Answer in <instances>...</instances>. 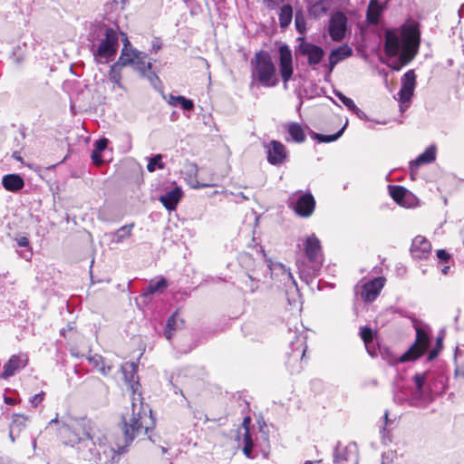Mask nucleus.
<instances>
[{
	"label": "nucleus",
	"mask_w": 464,
	"mask_h": 464,
	"mask_svg": "<svg viewBox=\"0 0 464 464\" xmlns=\"http://www.w3.org/2000/svg\"><path fill=\"white\" fill-rule=\"evenodd\" d=\"M239 445L242 446L243 454L250 459H254L257 456V445L254 443L249 429H246L241 439L238 440Z\"/></svg>",
	"instance_id": "a878e982"
},
{
	"label": "nucleus",
	"mask_w": 464,
	"mask_h": 464,
	"mask_svg": "<svg viewBox=\"0 0 464 464\" xmlns=\"http://www.w3.org/2000/svg\"><path fill=\"white\" fill-rule=\"evenodd\" d=\"M360 335H361V338L362 339V341H363V343L365 344V347H366L369 354L373 356L374 355V352L372 351V346H373V342H372L373 334H372V330L370 327H368V326L362 327L361 330H360Z\"/></svg>",
	"instance_id": "4c0bfd02"
},
{
	"label": "nucleus",
	"mask_w": 464,
	"mask_h": 464,
	"mask_svg": "<svg viewBox=\"0 0 464 464\" xmlns=\"http://www.w3.org/2000/svg\"><path fill=\"white\" fill-rule=\"evenodd\" d=\"M449 270H450V266H445L443 268H441V272L444 275H447Z\"/></svg>",
	"instance_id": "680f3d73"
},
{
	"label": "nucleus",
	"mask_w": 464,
	"mask_h": 464,
	"mask_svg": "<svg viewBox=\"0 0 464 464\" xmlns=\"http://www.w3.org/2000/svg\"><path fill=\"white\" fill-rule=\"evenodd\" d=\"M437 349L440 350L442 348V338L439 337L436 342V347Z\"/></svg>",
	"instance_id": "bf43d9fd"
},
{
	"label": "nucleus",
	"mask_w": 464,
	"mask_h": 464,
	"mask_svg": "<svg viewBox=\"0 0 464 464\" xmlns=\"http://www.w3.org/2000/svg\"><path fill=\"white\" fill-rule=\"evenodd\" d=\"M167 102L172 107H180L184 111H193L194 102L192 100L188 99L181 95L169 94Z\"/></svg>",
	"instance_id": "f704fd0d"
},
{
	"label": "nucleus",
	"mask_w": 464,
	"mask_h": 464,
	"mask_svg": "<svg viewBox=\"0 0 464 464\" xmlns=\"http://www.w3.org/2000/svg\"><path fill=\"white\" fill-rule=\"evenodd\" d=\"M263 147L266 150L269 164L281 166L287 160L288 150L281 141L273 140L268 142H264Z\"/></svg>",
	"instance_id": "ddd939ff"
},
{
	"label": "nucleus",
	"mask_w": 464,
	"mask_h": 464,
	"mask_svg": "<svg viewBox=\"0 0 464 464\" xmlns=\"http://www.w3.org/2000/svg\"><path fill=\"white\" fill-rule=\"evenodd\" d=\"M356 457V444L350 443L348 445H342L340 442L334 448V463L341 464L353 460Z\"/></svg>",
	"instance_id": "5701e85b"
},
{
	"label": "nucleus",
	"mask_w": 464,
	"mask_h": 464,
	"mask_svg": "<svg viewBox=\"0 0 464 464\" xmlns=\"http://www.w3.org/2000/svg\"><path fill=\"white\" fill-rule=\"evenodd\" d=\"M137 367L134 362H125L121 368L124 381L132 392L131 412L128 411L122 416L123 434H125L127 442L132 441L140 434H148L150 429L149 425H154L151 411H149L150 415H148L147 409L141 401V394L138 392L140 383Z\"/></svg>",
	"instance_id": "f257e3e1"
},
{
	"label": "nucleus",
	"mask_w": 464,
	"mask_h": 464,
	"mask_svg": "<svg viewBox=\"0 0 464 464\" xmlns=\"http://www.w3.org/2000/svg\"><path fill=\"white\" fill-rule=\"evenodd\" d=\"M394 401L399 404H404L407 402L410 405L411 397H405L404 393L401 391H400L394 393Z\"/></svg>",
	"instance_id": "49530a36"
},
{
	"label": "nucleus",
	"mask_w": 464,
	"mask_h": 464,
	"mask_svg": "<svg viewBox=\"0 0 464 464\" xmlns=\"http://www.w3.org/2000/svg\"><path fill=\"white\" fill-rule=\"evenodd\" d=\"M5 402H6V403H8V404H12V403H13V401H12V400H10V399H8V398H6V397L5 398Z\"/></svg>",
	"instance_id": "69168bd1"
},
{
	"label": "nucleus",
	"mask_w": 464,
	"mask_h": 464,
	"mask_svg": "<svg viewBox=\"0 0 464 464\" xmlns=\"http://www.w3.org/2000/svg\"><path fill=\"white\" fill-rule=\"evenodd\" d=\"M347 24V17L343 12L337 11L332 14L328 24V34L334 42H341L344 39Z\"/></svg>",
	"instance_id": "4468645a"
},
{
	"label": "nucleus",
	"mask_w": 464,
	"mask_h": 464,
	"mask_svg": "<svg viewBox=\"0 0 464 464\" xmlns=\"http://www.w3.org/2000/svg\"><path fill=\"white\" fill-rule=\"evenodd\" d=\"M344 128H345V125L340 130H338L336 133L332 134V135H324V134H320V133H316V132H312L311 137L314 140H316L318 142H324V143L333 142V141H335L336 140H338L342 136Z\"/></svg>",
	"instance_id": "a19ab883"
},
{
	"label": "nucleus",
	"mask_w": 464,
	"mask_h": 464,
	"mask_svg": "<svg viewBox=\"0 0 464 464\" xmlns=\"http://www.w3.org/2000/svg\"><path fill=\"white\" fill-rule=\"evenodd\" d=\"M299 51L301 54L307 57L308 63L311 66L318 64L324 54L322 47L307 42L299 45Z\"/></svg>",
	"instance_id": "4be33fe9"
},
{
	"label": "nucleus",
	"mask_w": 464,
	"mask_h": 464,
	"mask_svg": "<svg viewBox=\"0 0 464 464\" xmlns=\"http://www.w3.org/2000/svg\"><path fill=\"white\" fill-rule=\"evenodd\" d=\"M293 19V8L290 5H284L279 12L280 27L285 29L291 24Z\"/></svg>",
	"instance_id": "e433bc0d"
},
{
	"label": "nucleus",
	"mask_w": 464,
	"mask_h": 464,
	"mask_svg": "<svg viewBox=\"0 0 464 464\" xmlns=\"http://www.w3.org/2000/svg\"><path fill=\"white\" fill-rule=\"evenodd\" d=\"M251 65V85H254L256 81L264 87H275L278 84L276 66L268 53L264 51L256 53Z\"/></svg>",
	"instance_id": "0eeeda50"
},
{
	"label": "nucleus",
	"mask_w": 464,
	"mask_h": 464,
	"mask_svg": "<svg viewBox=\"0 0 464 464\" xmlns=\"http://www.w3.org/2000/svg\"><path fill=\"white\" fill-rule=\"evenodd\" d=\"M436 158V148L435 146L428 147L417 159L410 162V169L411 176L417 170V169L422 164L431 163Z\"/></svg>",
	"instance_id": "bb28decb"
},
{
	"label": "nucleus",
	"mask_w": 464,
	"mask_h": 464,
	"mask_svg": "<svg viewBox=\"0 0 464 464\" xmlns=\"http://www.w3.org/2000/svg\"><path fill=\"white\" fill-rule=\"evenodd\" d=\"M14 157L17 160H21V158L19 155H17V152H14Z\"/></svg>",
	"instance_id": "338daca9"
},
{
	"label": "nucleus",
	"mask_w": 464,
	"mask_h": 464,
	"mask_svg": "<svg viewBox=\"0 0 464 464\" xmlns=\"http://www.w3.org/2000/svg\"><path fill=\"white\" fill-rule=\"evenodd\" d=\"M412 382L414 389L411 394V406H426L432 400V394L440 393L444 390L443 377L432 372H417Z\"/></svg>",
	"instance_id": "20e7f679"
},
{
	"label": "nucleus",
	"mask_w": 464,
	"mask_h": 464,
	"mask_svg": "<svg viewBox=\"0 0 464 464\" xmlns=\"http://www.w3.org/2000/svg\"><path fill=\"white\" fill-rule=\"evenodd\" d=\"M290 206L299 217L309 218L314 211L315 200L311 193L298 194L296 198H291Z\"/></svg>",
	"instance_id": "2eb2a0df"
},
{
	"label": "nucleus",
	"mask_w": 464,
	"mask_h": 464,
	"mask_svg": "<svg viewBox=\"0 0 464 464\" xmlns=\"http://www.w3.org/2000/svg\"><path fill=\"white\" fill-rule=\"evenodd\" d=\"M360 118H364L365 117V113L362 111V112H359V113H356Z\"/></svg>",
	"instance_id": "0e129e2a"
},
{
	"label": "nucleus",
	"mask_w": 464,
	"mask_h": 464,
	"mask_svg": "<svg viewBox=\"0 0 464 464\" xmlns=\"http://www.w3.org/2000/svg\"><path fill=\"white\" fill-rule=\"evenodd\" d=\"M107 144H108V140L107 139L103 138V139L98 140L95 142V150H94V151H98V152L103 151L106 149Z\"/></svg>",
	"instance_id": "de8ad7c7"
},
{
	"label": "nucleus",
	"mask_w": 464,
	"mask_h": 464,
	"mask_svg": "<svg viewBox=\"0 0 464 464\" xmlns=\"http://www.w3.org/2000/svg\"><path fill=\"white\" fill-rule=\"evenodd\" d=\"M285 130L289 134L291 140L295 143H303L305 140V132L304 127L298 122H288L285 124Z\"/></svg>",
	"instance_id": "2f4dec72"
},
{
	"label": "nucleus",
	"mask_w": 464,
	"mask_h": 464,
	"mask_svg": "<svg viewBox=\"0 0 464 464\" xmlns=\"http://www.w3.org/2000/svg\"><path fill=\"white\" fill-rule=\"evenodd\" d=\"M56 423H58L57 418L51 420L48 423V428L52 427L53 424Z\"/></svg>",
	"instance_id": "052dcab7"
},
{
	"label": "nucleus",
	"mask_w": 464,
	"mask_h": 464,
	"mask_svg": "<svg viewBox=\"0 0 464 464\" xmlns=\"http://www.w3.org/2000/svg\"><path fill=\"white\" fill-rule=\"evenodd\" d=\"M16 242L19 246H29V239L26 237H17Z\"/></svg>",
	"instance_id": "603ef678"
},
{
	"label": "nucleus",
	"mask_w": 464,
	"mask_h": 464,
	"mask_svg": "<svg viewBox=\"0 0 464 464\" xmlns=\"http://www.w3.org/2000/svg\"><path fill=\"white\" fill-rule=\"evenodd\" d=\"M45 393L41 392L36 393L33 398H31V406L36 407L44 398Z\"/></svg>",
	"instance_id": "09e8293b"
},
{
	"label": "nucleus",
	"mask_w": 464,
	"mask_h": 464,
	"mask_svg": "<svg viewBox=\"0 0 464 464\" xmlns=\"http://www.w3.org/2000/svg\"><path fill=\"white\" fill-rule=\"evenodd\" d=\"M118 64L121 66H131L140 76L149 80L154 87L160 82V78L151 70V63L145 53L131 48L130 41L125 36L124 46L118 59Z\"/></svg>",
	"instance_id": "423d86ee"
},
{
	"label": "nucleus",
	"mask_w": 464,
	"mask_h": 464,
	"mask_svg": "<svg viewBox=\"0 0 464 464\" xmlns=\"http://www.w3.org/2000/svg\"><path fill=\"white\" fill-rule=\"evenodd\" d=\"M337 96L339 98V100L350 110L352 111L354 113H359V112H362V111L356 106V104L354 103V102L351 99V98H348L346 97L345 95H343V93L341 92H338L337 93Z\"/></svg>",
	"instance_id": "a18cd8bd"
},
{
	"label": "nucleus",
	"mask_w": 464,
	"mask_h": 464,
	"mask_svg": "<svg viewBox=\"0 0 464 464\" xmlns=\"http://www.w3.org/2000/svg\"><path fill=\"white\" fill-rule=\"evenodd\" d=\"M279 71L284 82V86L286 89L287 82L292 78L294 72L292 52L287 45L279 47Z\"/></svg>",
	"instance_id": "dca6fc26"
},
{
	"label": "nucleus",
	"mask_w": 464,
	"mask_h": 464,
	"mask_svg": "<svg viewBox=\"0 0 464 464\" xmlns=\"http://www.w3.org/2000/svg\"><path fill=\"white\" fill-rule=\"evenodd\" d=\"M214 186L213 184H208V183H197V185H194L193 188H208V187H212Z\"/></svg>",
	"instance_id": "4d7b16f0"
},
{
	"label": "nucleus",
	"mask_w": 464,
	"mask_h": 464,
	"mask_svg": "<svg viewBox=\"0 0 464 464\" xmlns=\"http://www.w3.org/2000/svg\"><path fill=\"white\" fill-rule=\"evenodd\" d=\"M184 320L179 316L178 312H175L167 321L164 336L167 340H170L174 332L183 328Z\"/></svg>",
	"instance_id": "c756f323"
},
{
	"label": "nucleus",
	"mask_w": 464,
	"mask_h": 464,
	"mask_svg": "<svg viewBox=\"0 0 464 464\" xmlns=\"http://www.w3.org/2000/svg\"><path fill=\"white\" fill-rule=\"evenodd\" d=\"M328 4L326 0H319L309 6V14L314 17H320L326 13Z\"/></svg>",
	"instance_id": "58836bf2"
},
{
	"label": "nucleus",
	"mask_w": 464,
	"mask_h": 464,
	"mask_svg": "<svg viewBox=\"0 0 464 464\" xmlns=\"http://www.w3.org/2000/svg\"><path fill=\"white\" fill-rule=\"evenodd\" d=\"M28 362L27 354L21 353L18 355H13L8 360V362L4 365V371L2 372V377L4 379H7L14 373L19 371L20 369L24 368Z\"/></svg>",
	"instance_id": "b1692460"
},
{
	"label": "nucleus",
	"mask_w": 464,
	"mask_h": 464,
	"mask_svg": "<svg viewBox=\"0 0 464 464\" xmlns=\"http://www.w3.org/2000/svg\"><path fill=\"white\" fill-rule=\"evenodd\" d=\"M92 160L93 163L98 166L102 164V162H103L102 156H101V152L94 151V150L92 153Z\"/></svg>",
	"instance_id": "3c124183"
},
{
	"label": "nucleus",
	"mask_w": 464,
	"mask_h": 464,
	"mask_svg": "<svg viewBox=\"0 0 464 464\" xmlns=\"http://www.w3.org/2000/svg\"><path fill=\"white\" fill-rule=\"evenodd\" d=\"M416 82V75L413 70H409L401 78V87L398 92L401 111L404 110V104L409 102L413 95Z\"/></svg>",
	"instance_id": "f3484780"
},
{
	"label": "nucleus",
	"mask_w": 464,
	"mask_h": 464,
	"mask_svg": "<svg viewBox=\"0 0 464 464\" xmlns=\"http://www.w3.org/2000/svg\"><path fill=\"white\" fill-rule=\"evenodd\" d=\"M304 250L305 256L310 263L309 268L303 267L299 262L297 263L300 276L302 279L308 282L309 279L314 277L323 266V254L320 240L314 234L306 237Z\"/></svg>",
	"instance_id": "6e6552de"
},
{
	"label": "nucleus",
	"mask_w": 464,
	"mask_h": 464,
	"mask_svg": "<svg viewBox=\"0 0 464 464\" xmlns=\"http://www.w3.org/2000/svg\"><path fill=\"white\" fill-rule=\"evenodd\" d=\"M436 255L440 261L447 262L450 258V255L444 249L438 250Z\"/></svg>",
	"instance_id": "8fccbe9b"
},
{
	"label": "nucleus",
	"mask_w": 464,
	"mask_h": 464,
	"mask_svg": "<svg viewBox=\"0 0 464 464\" xmlns=\"http://www.w3.org/2000/svg\"><path fill=\"white\" fill-rule=\"evenodd\" d=\"M93 428V422L90 419H71L59 428V433L64 444L78 447Z\"/></svg>",
	"instance_id": "1a4fd4ad"
},
{
	"label": "nucleus",
	"mask_w": 464,
	"mask_h": 464,
	"mask_svg": "<svg viewBox=\"0 0 464 464\" xmlns=\"http://www.w3.org/2000/svg\"><path fill=\"white\" fill-rule=\"evenodd\" d=\"M266 279L262 276L261 265L257 264L246 273L243 283L249 289L250 293H255Z\"/></svg>",
	"instance_id": "412c9836"
},
{
	"label": "nucleus",
	"mask_w": 464,
	"mask_h": 464,
	"mask_svg": "<svg viewBox=\"0 0 464 464\" xmlns=\"http://www.w3.org/2000/svg\"><path fill=\"white\" fill-rule=\"evenodd\" d=\"M87 360L93 368L104 376H107L113 368L111 362H106L102 355L97 353L90 354L87 356Z\"/></svg>",
	"instance_id": "c85d7f7f"
},
{
	"label": "nucleus",
	"mask_w": 464,
	"mask_h": 464,
	"mask_svg": "<svg viewBox=\"0 0 464 464\" xmlns=\"http://www.w3.org/2000/svg\"><path fill=\"white\" fill-rule=\"evenodd\" d=\"M388 190L390 196L396 203L405 208L411 207L415 198L412 193L406 189L404 187L389 185Z\"/></svg>",
	"instance_id": "6ab92c4d"
},
{
	"label": "nucleus",
	"mask_w": 464,
	"mask_h": 464,
	"mask_svg": "<svg viewBox=\"0 0 464 464\" xmlns=\"http://www.w3.org/2000/svg\"><path fill=\"white\" fill-rule=\"evenodd\" d=\"M384 285L385 278L382 276H378L366 282L362 288V299L367 303L373 302L380 295Z\"/></svg>",
	"instance_id": "a211bd4d"
},
{
	"label": "nucleus",
	"mask_w": 464,
	"mask_h": 464,
	"mask_svg": "<svg viewBox=\"0 0 464 464\" xmlns=\"http://www.w3.org/2000/svg\"><path fill=\"white\" fill-rule=\"evenodd\" d=\"M27 418L24 415L14 414L13 420L10 424L9 436L11 440L14 442L19 433L26 428Z\"/></svg>",
	"instance_id": "7c9ffc66"
},
{
	"label": "nucleus",
	"mask_w": 464,
	"mask_h": 464,
	"mask_svg": "<svg viewBox=\"0 0 464 464\" xmlns=\"http://www.w3.org/2000/svg\"><path fill=\"white\" fill-rule=\"evenodd\" d=\"M289 348L291 351L287 353L285 364L292 373L299 372L303 368V359L307 349L306 335L303 333H295Z\"/></svg>",
	"instance_id": "9d476101"
},
{
	"label": "nucleus",
	"mask_w": 464,
	"mask_h": 464,
	"mask_svg": "<svg viewBox=\"0 0 464 464\" xmlns=\"http://www.w3.org/2000/svg\"><path fill=\"white\" fill-rule=\"evenodd\" d=\"M440 351V350H439L437 348H434L431 351H430L429 355H428V360L432 361L433 359H435L438 356Z\"/></svg>",
	"instance_id": "5fc2aeb1"
},
{
	"label": "nucleus",
	"mask_w": 464,
	"mask_h": 464,
	"mask_svg": "<svg viewBox=\"0 0 464 464\" xmlns=\"http://www.w3.org/2000/svg\"><path fill=\"white\" fill-rule=\"evenodd\" d=\"M2 185L6 190L15 192L24 187V182L18 174H7L3 177Z\"/></svg>",
	"instance_id": "72a5a7b5"
},
{
	"label": "nucleus",
	"mask_w": 464,
	"mask_h": 464,
	"mask_svg": "<svg viewBox=\"0 0 464 464\" xmlns=\"http://www.w3.org/2000/svg\"><path fill=\"white\" fill-rule=\"evenodd\" d=\"M430 345L429 334L425 330L417 327L416 328V339L414 343L401 355L399 362H411L419 359L428 349Z\"/></svg>",
	"instance_id": "9b49d317"
},
{
	"label": "nucleus",
	"mask_w": 464,
	"mask_h": 464,
	"mask_svg": "<svg viewBox=\"0 0 464 464\" xmlns=\"http://www.w3.org/2000/svg\"><path fill=\"white\" fill-rule=\"evenodd\" d=\"M121 64H118V62L115 63L113 65L111 66L110 72H109V79L113 83V89L115 87L122 88L121 85V73L120 71Z\"/></svg>",
	"instance_id": "ea45409f"
},
{
	"label": "nucleus",
	"mask_w": 464,
	"mask_h": 464,
	"mask_svg": "<svg viewBox=\"0 0 464 464\" xmlns=\"http://www.w3.org/2000/svg\"><path fill=\"white\" fill-rule=\"evenodd\" d=\"M168 287V282L164 277H160L158 280H151L143 292V295H154L161 292Z\"/></svg>",
	"instance_id": "c9c22d12"
},
{
	"label": "nucleus",
	"mask_w": 464,
	"mask_h": 464,
	"mask_svg": "<svg viewBox=\"0 0 464 464\" xmlns=\"http://www.w3.org/2000/svg\"><path fill=\"white\" fill-rule=\"evenodd\" d=\"M411 253L414 258L427 259L431 254V244L424 237L417 236L412 240Z\"/></svg>",
	"instance_id": "aec40b11"
},
{
	"label": "nucleus",
	"mask_w": 464,
	"mask_h": 464,
	"mask_svg": "<svg viewBox=\"0 0 464 464\" xmlns=\"http://www.w3.org/2000/svg\"><path fill=\"white\" fill-rule=\"evenodd\" d=\"M295 24L297 32L300 34H304L306 32V21L303 11H296L295 15Z\"/></svg>",
	"instance_id": "79ce46f5"
},
{
	"label": "nucleus",
	"mask_w": 464,
	"mask_h": 464,
	"mask_svg": "<svg viewBox=\"0 0 464 464\" xmlns=\"http://www.w3.org/2000/svg\"><path fill=\"white\" fill-rule=\"evenodd\" d=\"M191 170L197 172L198 171V166L196 164L191 165Z\"/></svg>",
	"instance_id": "e2e57ef3"
},
{
	"label": "nucleus",
	"mask_w": 464,
	"mask_h": 464,
	"mask_svg": "<svg viewBox=\"0 0 464 464\" xmlns=\"http://www.w3.org/2000/svg\"><path fill=\"white\" fill-rule=\"evenodd\" d=\"M353 49L348 44H343L333 49L329 53V72H332L335 65L341 61L347 59L353 55Z\"/></svg>",
	"instance_id": "393cba45"
},
{
	"label": "nucleus",
	"mask_w": 464,
	"mask_h": 464,
	"mask_svg": "<svg viewBox=\"0 0 464 464\" xmlns=\"http://www.w3.org/2000/svg\"><path fill=\"white\" fill-rule=\"evenodd\" d=\"M119 47V36L113 28H101L92 40L90 50L94 61L105 64L112 61Z\"/></svg>",
	"instance_id": "39448f33"
},
{
	"label": "nucleus",
	"mask_w": 464,
	"mask_h": 464,
	"mask_svg": "<svg viewBox=\"0 0 464 464\" xmlns=\"http://www.w3.org/2000/svg\"><path fill=\"white\" fill-rule=\"evenodd\" d=\"M0 464H16L14 460L8 457H0Z\"/></svg>",
	"instance_id": "6e6d98bb"
},
{
	"label": "nucleus",
	"mask_w": 464,
	"mask_h": 464,
	"mask_svg": "<svg viewBox=\"0 0 464 464\" xmlns=\"http://www.w3.org/2000/svg\"><path fill=\"white\" fill-rule=\"evenodd\" d=\"M250 423V418L249 417H246L244 420H243V423H242V426L244 427V429H249L248 428V425Z\"/></svg>",
	"instance_id": "13d9d810"
},
{
	"label": "nucleus",
	"mask_w": 464,
	"mask_h": 464,
	"mask_svg": "<svg viewBox=\"0 0 464 464\" xmlns=\"http://www.w3.org/2000/svg\"><path fill=\"white\" fill-rule=\"evenodd\" d=\"M157 169H164V163L162 162V155L157 154L149 160L147 169L149 172H154Z\"/></svg>",
	"instance_id": "37998d69"
},
{
	"label": "nucleus",
	"mask_w": 464,
	"mask_h": 464,
	"mask_svg": "<svg viewBox=\"0 0 464 464\" xmlns=\"http://www.w3.org/2000/svg\"><path fill=\"white\" fill-rule=\"evenodd\" d=\"M107 439L104 435L98 434V431L92 429L90 431V435H87L82 442L77 447L78 456L82 460L91 464H106L109 461V457H111V460L117 455L122 454L126 451V448L132 442H127L126 437L124 436L125 444L123 446H118L115 450L106 445Z\"/></svg>",
	"instance_id": "7ed1b4c3"
},
{
	"label": "nucleus",
	"mask_w": 464,
	"mask_h": 464,
	"mask_svg": "<svg viewBox=\"0 0 464 464\" xmlns=\"http://www.w3.org/2000/svg\"><path fill=\"white\" fill-rule=\"evenodd\" d=\"M182 194V189L179 187H175L166 194L160 196V201L168 210H174L179 201L181 199Z\"/></svg>",
	"instance_id": "cd10ccee"
},
{
	"label": "nucleus",
	"mask_w": 464,
	"mask_h": 464,
	"mask_svg": "<svg viewBox=\"0 0 464 464\" xmlns=\"http://www.w3.org/2000/svg\"><path fill=\"white\" fill-rule=\"evenodd\" d=\"M12 57L17 64L24 62L26 58V44L24 43L23 47L20 45L14 47L12 53Z\"/></svg>",
	"instance_id": "c03bdc74"
},
{
	"label": "nucleus",
	"mask_w": 464,
	"mask_h": 464,
	"mask_svg": "<svg viewBox=\"0 0 464 464\" xmlns=\"http://www.w3.org/2000/svg\"><path fill=\"white\" fill-rule=\"evenodd\" d=\"M384 420H385V425H384V426H386V425H388V424H389V422H390V420H389V413H388V411H386L384 412ZM385 430H386V428H385V427H382V428L381 432L384 434V433H385ZM382 441H383V443H384V444H386V443H387V442H386V440H385V437H384V435L382 436Z\"/></svg>",
	"instance_id": "864d4df0"
},
{
	"label": "nucleus",
	"mask_w": 464,
	"mask_h": 464,
	"mask_svg": "<svg viewBox=\"0 0 464 464\" xmlns=\"http://www.w3.org/2000/svg\"><path fill=\"white\" fill-rule=\"evenodd\" d=\"M133 227L134 224L130 223L121 227L119 229L112 233L108 234L111 243L120 244L124 240L128 239L131 236Z\"/></svg>",
	"instance_id": "473e14b6"
},
{
	"label": "nucleus",
	"mask_w": 464,
	"mask_h": 464,
	"mask_svg": "<svg viewBox=\"0 0 464 464\" xmlns=\"http://www.w3.org/2000/svg\"><path fill=\"white\" fill-rule=\"evenodd\" d=\"M420 32L413 24L402 26L400 34L388 30L385 33L384 50L388 56L396 57L390 67L400 71L407 65L418 53L420 46Z\"/></svg>",
	"instance_id": "f03ea898"
},
{
	"label": "nucleus",
	"mask_w": 464,
	"mask_h": 464,
	"mask_svg": "<svg viewBox=\"0 0 464 464\" xmlns=\"http://www.w3.org/2000/svg\"><path fill=\"white\" fill-rule=\"evenodd\" d=\"M262 266V276L267 278L268 274L271 278L278 280L283 284L292 282L295 285V281L289 268L279 262H273L272 260L265 259V263L260 264Z\"/></svg>",
	"instance_id": "f8f14e48"
},
{
	"label": "nucleus",
	"mask_w": 464,
	"mask_h": 464,
	"mask_svg": "<svg viewBox=\"0 0 464 464\" xmlns=\"http://www.w3.org/2000/svg\"><path fill=\"white\" fill-rule=\"evenodd\" d=\"M304 464H317V462H315V461L306 460V461L304 462Z\"/></svg>",
	"instance_id": "774afa93"
}]
</instances>
